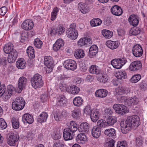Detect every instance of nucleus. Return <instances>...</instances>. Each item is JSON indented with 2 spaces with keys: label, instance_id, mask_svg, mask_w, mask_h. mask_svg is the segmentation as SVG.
Returning a JSON list of instances; mask_svg holds the SVG:
<instances>
[{
  "label": "nucleus",
  "instance_id": "39448f33",
  "mask_svg": "<svg viewBox=\"0 0 147 147\" xmlns=\"http://www.w3.org/2000/svg\"><path fill=\"white\" fill-rule=\"evenodd\" d=\"M76 25L73 23L70 25V27L66 31V34L67 37L73 40L76 39L78 37V31L76 29Z\"/></svg>",
  "mask_w": 147,
  "mask_h": 147
},
{
  "label": "nucleus",
  "instance_id": "0eeeda50",
  "mask_svg": "<svg viewBox=\"0 0 147 147\" xmlns=\"http://www.w3.org/2000/svg\"><path fill=\"white\" fill-rule=\"evenodd\" d=\"M63 64L64 67L68 70L74 71L76 69L77 67L76 61L71 59L65 60L63 63Z\"/></svg>",
  "mask_w": 147,
  "mask_h": 147
},
{
  "label": "nucleus",
  "instance_id": "4d7b16f0",
  "mask_svg": "<svg viewBox=\"0 0 147 147\" xmlns=\"http://www.w3.org/2000/svg\"><path fill=\"white\" fill-rule=\"evenodd\" d=\"M28 36L27 33L23 31L21 34L20 42L22 43L24 42L27 39Z\"/></svg>",
  "mask_w": 147,
  "mask_h": 147
},
{
  "label": "nucleus",
  "instance_id": "f704fd0d",
  "mask_svg": "<svg viewBox=\"0 0 147 147\" xmlns=\"http://www.w3.org/2000/svg\"><path fill=\"white\" fill-rule=\"evenodd\" d=\"M130 92V89L127 87H121L119 88L117 93L119 95H122L124 94H127Z\"/></svg>",
  "mask_w": 147,
  "mask_h": 147
},
{
  "label": "nucleus",
  "instance_id": "603ef678",
  "mask_svg": "<svg viewBox=\"0 0 147 147\" xmlns=\"http://www.w3.org/2000/svg\"><path fill=\"white\" fill-rule=\"evenodd\" d=\"M54 115L55 120L57 121H61L63 119L60 112L59 111H55L54 113Z\"/></svg>",
  "mask_w": 147,
  "mask_h": 147
},
{
  "label": "nucleus",
  "instance_id": "5701e85b",
  "mask_svg": "<svg viewBox=\"0 0 147 147\" xmlns=\"http://www.w3.org/2000/svg\"><path fill=\"white\" fill-rule=\"evenodd\" d=\"M90 116L91 121L95 122L99 119V112L97 109H93Z\"/></svg>",
  "mask_w": 147,
  "mask_h": 147
},
{
  "label": "nucleus",
  "instance_id": "e433bc0d",
  "mask_svg": "<svg viewBox=\"0 0 147 147\" xmlns=\"http://www.w3.org/2000/svg\"><path fill=\"white\" fill-rule=\"evenodd\" d=\"M73 103L74 105L77 107H80L83 104V99L80 96L75 97L73 100Z\"/></svg>",
  "mask_w": 147,
  "mask_h": 147
},
{
  "label": "nucleus",
  "instance_id": "f257e3e1",
  "mask_svg": "<svg viewBox=\"0 0 147 147\" xmlns=\"http://www.w3.org/2000/svg\"><path fill=\"white\" fill-rule=\"evenodd\" d=\"M140 124L139 118L137 115L128 116L125 122L121 121L120 123L121 131L123 134H126L130 129L137 127Z\"/></svg>",
  "mask_w": 147,
  "mask_h": 147
},
{
  "label": "nucleus",
  "instance_id": "3c124183",
  "mask_svg": "<svg viewBox=\"0 0 147 147\" xmlns=\"http://www.w3.org/2000/svg\"><path fill=\"white\" fill-rule=\"evenodd\" d=\"M107 76V75L105 74L101 75L99 76L97 79L99 81L105 83L108 80Z\"/></svg>",
  "mask_w": 147,
  "mask_h": 147
},
{
  "label": "nucleus",
  "instance_id": "79ce46f5",
  "mask_svg": "<svg viewBox=\"0 0 147 147\" xmlns=\"http://www.w3.org/2000/svg\"><path fill=\"white\" fill-rule=\"evenodd\" d=\"M102 34L105 38L108 39L111 38L113 35L112 32L106 29L102 30Z\"/></svg>",
  "mask_w": 147,
  "mask_h": 147
},
{
  "label": "nucleus",
  "instance_id": "0e129e2a",
  "mask_svg": "<svg viewBox=\"0 0 147 147\" xmlns=\"http://www.w3.org/2000/svg\"><path fill=\"white\" fill-rule=\"evenodd\" d=\"M117 147H127V142L124 141L118 142H117Z\"/></svg>",
  "mask_w": 147,
  "mask_h": 147
},
{
  "label": "nucleus",
  "instance_id": "58836bf2",
  "mask_svg": "<svg viewBox=\"0 0 147 147\" xmlns=\"http://www.w3.org/2000/svg\"><path fill=\"white\" fill-rule=\"evenodd\" d=\"M74 55L77 59L83 58L85 55L84 51L82 49H77L74 53Z\"/></svg>",
  "mask_w": 147,
  "mask_h": 147
},
{
  "label": "nucleus",
  "instance_id": "1a4fd4ad",
  "mask_svg": "<svg viewBox=\"0 0 147 147\" xmlns=\"http://www.w3.org/2000/svg\"><path fill=\"white\" fill-rule=\"evenodd\" d=\"M132 51L134 56L136 57H141L143 54L142 48L139 44L134 45L132 48Z\"/></svg>",
  "mask_w": 147,
  "mask_h": 147
},
{
  "label": "nucleus",
  "instance_id": "ddd939ff",
  "mask_svg": "<svg viewBox=\"0 0 147 147\" xmlns=\"http://www.w3.org/2000/svg\"><path fill=\"white\" fill-rule=\"evenodd\" d=\"M139 17L137 15L131 14L129 16L128 20L130 25L136 27L139 24Z\"/></svg>",
  "mask_w": 147,
  "mask_h": 147
},
{
  "label": "nucleus",
  "instance_id": "c85d7f7f",
  "mask_svg": "<svg viewBox=\"0 0 147 147\" xmlns=\"http://www.w3.org/2000/svg\"><path fill=\"white\" fill-rule=\"evenodd\" d=\"M89 70L90 73L93 74L98 75L102 74V71L95 65H92L89 68Z\"/></svg>",
  "mask_w": 147,
  "mask_h": 147
},
{
  "label": "nucleus",
  "instance_id": "e2e57ef3",
  "mask_svg": "<svg viewBox=\"0 0 147 147\" xmlns=\"http://www.w3.org/2000/svg\"><path fill=\"white\" fill-rule=\"evenodd\" d=\"M15 91V88L11 85H9L7 86V91L9 93H11L12 94L13 92Z\"/></svg>",
  "mask_w": 147,
  "mask_h": 147
},
{
  "label": "nucleus",
  "instance_id": "dca6fc26",
  "mask_svg": "<svg viewBox=\"0 0 147 147\" xmlns=\"http://www.w3.org/2000/svg\"><path fill=\"white\" fill-rule=\"evenodd\" d=\"M63 135L64 139L67 141L72 140L75 134L69 131L67 128H65L64 129Z\"/></svg>",
  "mask_w": 147,
  "mask_h": 147
},
{
  "label": "nucleus",
  "instance_id": "7ed1b4c3",
  "mask_svg": "<svg viewBox=\"0 0 147 147\" xmlns=\"http://www.w3.org/2000/svg\"><path fill=\"white\" fill-rule=\"evenodd\" d=\"M30 81L32 86L35 89L41 88L44 84L42 76L38 74H34Z\"/></svg>",
  "mask_w": 147,
  "mask_h": 147
},
{
  "label": "nucleus",
  "instance_id": "69168bd1",
  "mask_svg": "<svg viewBox=\"0 0 147 147\" xmlns=\"http://www.w3.org/2000/svg\"><path fill=\"white\" fill-rule=\"evenodd\" d=\"M48 99V95L47 93H45L44 94H42L41 95L40 99L42 102H45Z\"/></svg>",
  "mask_w": 147,
  "mask_h": 147
},
{
  "label": "nucleus",
  "instance_id": "423d86ee",
  "mask_svg": "<svg viewBox=\"0 0 147 147\" xmlns=\"http://www.w3.org/2000/svg\"><path fill=\"white\" fill-rule=\"evenodd\" d=\"M19 136L17 134L11 133L7 138V144L10 146H15L18 144Z\"/></svg>",
  "mask_w": 147,
  "mask_h": 147
},
{
  "label": "nucleus",
  "instance_id": "9b49d317",
  "mask_svg": "<svg viewBox=\"0 0 147 147\" xmlns=\"http://www.w3.org/2000/svg\"><path fill=\"white\" fill-rule=\"evenodd\" d=\"M28 80L24 76H22L19 78L18 84V91L19 93L21 92L22 90L25 88L27 85Z\"/></svg>",
  "mask_w": 147,
  "mask_h": 147
},
{
  "label": "nucleus",
  "instance_id": "f8f14e48",
  "mask_svg": "<svg viewBox=\"0 0 147 147\" xmlns=\"http://www.w3.org/2000/svg\"><path fill=\"white\" fill-rule=\"evenodd\" d=\"M142 66V63L140 61H135L130 64L129 69L131 71H137L141 69Z\"/></svg>",
  "mask_w": 147,
  "mask_h": 147
},
{
  "label": "nucleus",
  "instance_id": "864d4df0",
  "mask_svg": "<svg viewBox=\"0 0 147 147\" xmlns=\"http://www.w3.org/2000/svg\"><path fill=\"white\" fill-rule=\"evenodd\" d=\"M91 108L90 105L86 106L84 109V114L86 115V116H89L91 113V111L92 110L91 109Z\"/></svg>",
  "mask_w": 147,
  "mask_h": 147
},
{
  "label": "nucleus",
  "instance_id": "412c9836",
  "mask_svg": "<svg viewBox=\"0 0 147 147\" xmlns=\"http://www.w3.org/2000/svg\"><path fill=\"white\" fill-rule=\"evenodd\" d=\"M107 46L111 49H114L117 48L120 45L118 41H114L109 40L106 43Z\"/></svg>",
  "mask_w": 147,
  "mask_h": 147
},
{
  "label": "nucleus",
  "instance_id": "20e7f679",
  "mask_svg": "<svg viewBox=\"0 0 147 147\" xmlns=\"http://www.w3.org/2000/svg\"><path fill=\"white\" fill-rule=\"evenodd\" d=\"M25 104V102L23 98L18 97L13 100L11 107L15 111H20L24 108Z\"/></svg>",
  "mask_w": 147,
  "mask_h": 147
},
{
  "label": "nucleus",
  "instance_id": "680f3d73",
  "mask_svg": "<svg viewBox=\"0 0 147 147\" xmlns=\"http://www.w3.org/2000/svg\"><path fill=\"white\" fill-rule=\"evenodd\" d=\"M45 134L43 131L38 134L37 137V140L39 141H42L44 140L45 138Z\"/></svg>",
  "mask_w": 147,
  "mask_h": 147
},
{
  "label": "nucleus",
  "instance_id": "09e8293b",
  "mask_svg": "<svg viewBox=\"0 0 147 147\" xmlns=\"http://www.w3.org/2000/svg\"><path fill=\"white\" fill-rule=\"evenodd\" d=\"M11 122L13 127L15 129H17L19 126V122L18 119L14 117H13L11 119Z\"/></svg>",
  "mask_w": 147,
  "mask_h": 147
},
{
  "label": "nucleus",
  "instance_id": "4468645a",
  "mask_svg": "<svg viewBox=\"0 0 147 147\" xmlns=\"http://www.w3.org/2000/svg\"><path fill=\"white\" fill-rule=\"evenodd\" d=\"M22 27L26 30H29L32 29L34 26L33 21L31 20H27L24 21L22 24Z\"/></svg>",
  "mask_w": 147,
  "mask_h": 147
},
{
  "label": "nucleus",
  "instance_id": "4be33fe9",
  "mask_svg": "<svg viewBox=\"0 0 147 147\" xmlns=\"http://www.w3.org/2000/svg\"><path fill=\"white\" fill-rule=\"evenodd\" d=\"M95 94L96 97L103 98L107 96L108 94V91L105 89H100L97 90Z\"/></svg>",
  "mask_w": 147,
  "mask_h": 147
},
{
  "label": "nucleus",
  "instance_id": "ea45409f",
  "mask_svg": "<svg viewBox=\"0 0 147 147\" xmlns=\"http://www.w3.org/2000/svg\"><path fill=\"white\" fill-rule=\"evenodd\" d=\"M26 53L30 58L33 59L35 57L34 51L32 47L31 46L28 47L26 50Z\"/></svg>",
  "mask_w": 147,
  "mask_h": 147
},
{
  "label": "nucleus",
  "instance_id": "b1692460",
  "mask_svg": "<svg viewBox=\"0 0 147 147\" xmlns=\"http://www.w3.org/2000/svg\"><path fill=\"white\" fill-rule=\"evenodd\" d=\"M89 124L86 122L82 123L78 127V130L80 132L87 133L89 131Z\"/></svg>",
  "mask_w": 147,
  "mask_h": 147
},
{
  "label": "nucleus",
  "instance_id": "4c0bfd02",
  "mask_svg": "<svg viewBox=\"0 0 147 147\" xmlns=\"http://www.w3.org/2000/svg\"><path fill=\"white\" fill-rule=\"evenodd\" d=\"M16 66L19 69H24L25 68L26 61L23 58L18 59L16 62Z\"/></svg>",
  "mask_w": 147,
  "mask_h": 147
},
{
  "label": "nucleus",
  "instance_id": "393cba45",
  "mask_svg": "<svg viewBox=\"0 0 147 147\" xmlns=\"http://www.w3.org/2000/svg\"><path fill=\"white\" fill-rule=\"evenodd\" d=\"M64 41L61 39H59L57 40L55 42L53 45V49L55 51H57L61 47L63 46Z\"/></svg>",
  "mask_w": 147,
  "mask_h": 147
},
{
  "label": "nucleus",
  "instance_id": "2f4dec72",
  "mask_svg": "<svg viewBox=\"0 0 147 147\" xmlns=\"http://www.w3.org/2000/svg\"><path fill=\"white\" fill-rule=\"evenodd\" d=\"M44 62L45 65H54V61L52 57L49 56L44 57Z\"/></svg>",
  "mask_w": 147,
  "mask_h": 147
},
{
  "label": "nucleus",
  "instance_id": "774afa93",
  "mask_svg": "<svg viewBox=\"0 0 147 147\" xmlns=\"http://www.w3.org/2000/svg\"><path fill=\"white\" fill-rule=\"evenodd\" d=\"M7 11V8L4 6H3L0 8V15L4 16Z\"/></svg>",
  "mask_w": 147,
  "mask_h": 147
},
{
  "label": "nucleus",
  "instance_id": "a211bd4d",
  "mask_svg": "<svg viewBox=\"0 0 147 147\" xmlns=\"http://www.w3.org/2000/svg\"><path fill=\"white\" fill-rule=\"evenodd\" d=\"M78 10L83 13H86L89 11V7L86 4L82 2L79 3L78 4Z\"/></svg>",
  "mask_w": 147,
  "mask_h": 147
},
{
  "label": "nucleus",
  "instance_id": "5fc2aeb1",
  "mask_svg": "<svg viewBox=\"0 0 147 147\" xmlns=\"http://www.w3.org/2000/svg\"><path fill=\"white\" fill-rule=\"evenodd\" d=\"M42 42L39 38L35 39L34 42V45L37 48L40 49L42 46Z\"/></svg>",
  "mask_w": 147,
  "mask_h": 147
},
{
  "label": "nucleus",
  "instance_id": "473e14b6",
  "mask_svg": "<svg viewBox=\"0 0 147 147\" xmlns=\"http://www.w3.org/2000/svg\"><path fill=\"white\" fill-rule=\"evenodd\" d=\"M143 32V29L140 27H137L131 28L129 31V33L131 35L136 36L141 32Z\"/></svg>",
  "mask_w": 147,
  "mask_h": 147
},
{
  "label": "nucleus",
  "instance_id": "de8ad7c7",
  "mask_svg": "<svg viewBox=\"0 0 147 147\" xmlns=\"http://www.w3.org/2000/svg\"><path fill=\"white\" fill-rule=\"evenodd\" d=\"M7 64L6 58L5 57H0V68L5 69Z\"/></svg>",
  "mask_w": 147,
  "mask_h": 147
},
{
  "label": "nucleus",
  "instance_id": "9d476101",
  "mask_svg": "<svg viewBox=\"0 0 147 147\" xmlns=\"http://www.w3.org/2000/svg\"><path fill=\"white\" fill-rule=\"evenodd\" d=\"M113 108L118 114L124 115L127 112V107L123 105L116 104L113 105Z\"/></svg>",
  "mask_w": 147,
  "mask_h": 147
},
{
  "label": "nucleus",
  "instance_id": "bb28decb",
  "mask_svg": "<svg viewBox=\"0 0 147 147\" xmlns=\"http://www.w3.org/2000/svg\"><path fill=\"white\" fill-rule=\"evenodd\" d=\"M87 137L84 133L78 134L77 136L76 140L79 144H84L87 141Z\"/></svg>",
  "mask_w": 147,
  "mask_h": 147
},
{
  "label": "nucleus",
  "instance_id": "c03bdc74",
  "mask_svg": "<svg viewBox=\"0 0 147 147\" xmlns=\"http://www.w3.org/2000/svg\"><path fill=\"white\" fill-rule=\"evenodd\" d=\"M117 78L120 80H123L127 78V74L125 71L121 70L117 73Z\"/></svg>",
  "mask_w": 147,
  "mask_h": 147
},
{
  "label": "nucleus",
  "instance_id": "7c9ffc66",
  "mask_svg": "<svg viewBox=\"0 0 147 147\" xmlns=\"http://www.w3.org/2000/svg\"><path fill=\"white\" fill-rule=\"evenodd\" d=\"M47 113L42 112L37 118V121L40 123L45 122L48 117Z\"/></svg>",
  "mask_w": 147,
  "mask_h": 147
},
{
  "label": "nucleus",
  "instance_id": "c756f323",
  "mask_svg": "<svg viewBox=\"0 0 147 147\" xmlns=\"http://www.w3.org/2000/svg\"><path fill=\"white\" fill-rule=\"evenodd\" d=\"M67 128L74 134L78 129V130L76 123L75 121H73L70 122L69 125Z\"/></svg>",
  "mask_w": 147,
  "mask_h": 147
},
{
  "label": "nucleus",
  "instance_id": "2eb2a0df",
  "mask_svg": "<svg viewBox=\"0 0 147 147\" xmlns=\"http://www.w3.org/2000/svg\"><path fill=\"white\" fill-rule=\"evenodd\" d=\"M111 13L114 15L119 16H121L123 13V10L119 6L114 5L111 9Z\"/></svg>",
  "mask_w": 147,
  "mask_h": 147
},
{
  "label": "nucleus",
  "instance_id": "052dcab7",
  "mask_svg": "<svg viewBox=\"0 0 147 147\" xmlns=\"http://www.w3.org/2000/svg\"><path fill=\"white\" fill-rule=\"evenodd\" d=\"M86 39L85 38H81L78 42V46L82 47L86 45Z\"/></svg>",
  "mask_w": 147,
  "mask_h": 147
},
{
  "label": "nucleus",
  "instance_id": "c9c22d12",
  "mask_svg": "<svg viewBox=\"0 0 147 147\" xmlns=\"http://www.w3.org/2000/svg\"><path fill=\"white\" fill-rule=\"evenodd\" d=\"M92 134L93 137L98 138L101 134V129L96 127H93L92 130Z\"/></svg>",
  "mask_w": 147,
  "mask_h": 147
},
{
  "label": "nucleus",
  "instance_id": "6e6552de",
  "mask_svg": "<svg viewBox=\"0 0 147 147\" xmlns=\"http://www.w3.org/2000/svg\"><path fill=\"white\" fill-rule=\"evenodd\" d=\"M63 87V89L69 94L74 95L78 94L80 90L79 88L73 84L69 86L64 84Z\"/></svg>",
  "mask_w": 147,
  "mask_h": 147
},
{
  "label": "nucleus",
  "instance_id": "a19ab883",
  "mask_svg": "<svg viewBox=\"0 0 147 147\" xmlns=\"http://www.w3.org/2000/svg\"><path fill=\"white\" fill-rule=\"evenodd\" d=\"M111 64L113 67L116 69H120L121 68V65L118 58L112 60L111 62Z\"/></svg>",
  "mask_w": 147,
  "mask_h": 147
},
{
  "label": "nucleus",
  "instance_id": "13d9d810",
  "mask_svg": "<svg viewBox=\"0 0 147 147\" xmlns=\"http://www.w3.org/2000/svg\"><path fill=\"white\" fill-rule=\"evenodd\" d=\"M140 88L145 90L147 89V83L146 81L143 80L138 84Z\"/></svg>",
  "mask_w": 147,
  "mask_h": 147
},
{
  "label": "nucleus",
  "instance_id": "8fccbe9b",
  "mask_svg": "<svg viewBox=\"0 0 147 147\" xmlns=\"http://www.w3.org/2000/svg\"><path fill=\"white\" fill-rule=\"evenodd\" d=\"M108 126L106 121L104 120H100L97 123V128H101L102 127H105Z\"/></svg>",
  "mask_w": 147,
  "mask_h": 147
},
{
  "label": "nucleus",
  "instance_id": "bf43d9fd",
  "mask_svg": "<svg viewBox=\"0 0 147 147\" xmlns=\"http://www.w3.org/2000/svg\"><path fill=\"white\" fill-rule=\"evenodd\" d=\"M7 124L4 120L2 118H0V129H4L7 127Z\"/></svg>",
  "mask_w": 147,
  "mask_h": 147
},
{
  "label": "nucleus",
  "instance_id": "aec40b11",
  "mask_svg": "<svg viewBox=\"0 0 147 147\" xmlns=\"http://www.w3.org/2000/svg\"><path fill=\"white\" fill-rule=\"evenodd\" d=\"M139 102V99L137 97H131L127 99L125 101V105L129 107L132 105H137Z\"/></svg>",
  "mask_w": 147,
  "mask_h": 147
},
{
  "label": "nucleus",
  "instance_id": "f3484780",
  "mask_svg": "<svg viewBox=\"0 0 147 147\" xmlns=\"http://www.w3.org/2000/svg\"><path fill=\"white\" fill-rule=\"evenodd\" d=\"M22 121L25 124H31L34 121L33 116L28 113L24 114L22 116Z\"/></svg>",
  "mask_w": 147,
  "mask_h": 147
},
{
  "label": "nucleus",
  "instance_id": "72a5a7b5",
  "mask_svg": "<svg viewBox=\"0 0 147 147\" xmlns=\"http://www.w3.org/2000/svg\"><path fill=\"white\" fill-rule=\"evenodd\" d=\"M104 134L106 136L111 137H115L116 135L115 130L113 128L106 129L105 130Z\"/></svg>",
  "mask_w": 147,
  "mask_h": 147
},
{
  "label": "nucleus",
  "instance_id": "a878e982",
  "mask_svg": "<svg viewBox=\"0 0 147 147\" xmlns=\"http://www.w3.org/2000/svg\"><path fill=\"white\" fill-rule=\"evenodd\" d=\"M98 48L95 45H93L90 47L89 51V56L90 58L95 56L98 52Z\"/></svg>",
  "mask_w": 147,
  "mask_h": 147
},
{
  "label": "nucleus",
  "instance_id": "a18cd8bd",
  "mask_svg": "<svg viewBox=\"0 0 147 147\" xmlns=\"http://www.w3.org/2000/svg\"><path fill=\"white\" fill-rule=\"evenodd\" d=\"M80 111L78 109H75L71 111V115L74 119H79L80 118Z\"/></svg>",
  "mask_w": 147,
  "mask_h": 147
},
{
  "label": "nucleus",
  "instance_id": "37998d69",
  "mask_svg": "<svg viewBox=\"0 0 147 147\" xmlns=\"http://www.w3.org/2000/svg\"><path fill=\"white\" fill-rule=\"evenodd\" d=\"M102 21L100 19L98 18L93 19L90 22V24L91 26L95 27L100 25Z\"/></svg>",
  "mask_w": 147,
  "mask_h": 147
},
{
  "label": "nucleus",
  "instance_id": "49530a36",
  "mask_svg": "<svg viewBox=\"0 0 147 147\" xmlns=\"http://www.w3.org/2000/svg\"><path fill=\"white\" fill-rule=\"evenodd\" d=\"M141 76L140 74H136L133 76L130 81L132 83H136L138 82L141 79Z\"/></svg>",
  "mask_w": 147,
  "mask_h": 147
},
{
  "label": "nucleus",
  "instance_id": "6e6d98bb",
  "mask_svg": "<svg viewBox=\"0 0 147 147\" xmlns=\"http://www.w3.org/2000/svg\"><path fill=\"white\" fill-rule=\"evenodd\" d=\"M143 138L141 136L137 137L136 138V144L137 146L140 147L143 144Z\"/></svg>",
  "mask_w": 147,
  "mask_h": 147
},
{
  "label": "nucleus",
  "instance_id": "6ab92c4d",
  "mask_svg": "<svg viewBox=\"0 0 147 147\" xmlns=\"http://www.w3.org/2000/svg\"><path fill=\"white\" fill-rule=\"evenodd\" d=\"M66 103L65 96L62 94L60 95L56 99V105L57 106L63 107L65 105Z\"/></svg>",
  "mask_w": 147,
  "mask_h": 147
},
{
  "label": "nucleus",
  "instance_id": "338daca9",
  "mask_svg": "<svg viewBox=\"0 0 147 147\" xmlns=\"http://www.w3.org/2000/svg\"><path fill=\"white\" fill-rule=\"evenodd\" d=\"M56 28L57 34L59 35L62 34L65 31V28L63 26H59Z\"/></svg>",
  "mask_w": 147,
  "mask_h": 147
},
{
  "label": "nucleus",
  "instance_id": "cd10ccee",
  "mask_svg": "<svg viewBox=\"0 0 147 147\" xmlns=\"http://www.w3.org/2000/svg\"><path fill=\"white\" fill-rule=\"evenodd\" d=\"M117 117L115 116H109L106 119V122L108 126H112L117 122Z\"/></svg>",
  "mask_w": 147,
  "mask_h": 147
},
{
  "label": "nucleus",
  "instance_id": "f03ea898",
  "mask_svg": "<svg viewBox=\"0 0 147 147\" xmlns=\"http://www.w3.org/2000/svg\"><path fill=\"white\" fill-rule=\"evenodd\" d=\"M14 46L11 42H8L5 44L3 48L4 52L8 54L7 60L9 63H13L15 62L18 55V53L14 49Z\"/></svg>",
  "mask_w": 147,
  "mask_h": 147
}]
</instances>
